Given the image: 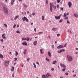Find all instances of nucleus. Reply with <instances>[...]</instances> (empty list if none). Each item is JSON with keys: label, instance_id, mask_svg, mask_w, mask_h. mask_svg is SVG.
I'll use <instances>...</instances> for the list:
<instances>
[{"label": "nucleus", "instance_id": "obj_52", "mask_svg": "<svg viewBox=\"0 0 78 78\" xmlns=\"http://www.w3.org/2000/svg\"><path fill=\"white\" fill-rule=\"evenodd\" d=\"M56 6H54V9L55 10H56Z\"/></svg>", "mask_w": 78, "mask_h": 78}, {"label": "nucleus", "instance_id": "obj_28", "mask_svg": "<svg viewBox=\"0 0 78 78\" xmlns=\"http://www.w3.org/2000/svg\"><path fill=\"white\" fill-rule=\"evenodd\" d=\"M62 51L61 50H58V53H61V52H62Z\"/></svg>", "mask_w": 78, "mask_h": 78}, {"label": "nucleus", "instance_id": "obj_51", "mask_svg": "<svg viewBox=\"0 0 78 78\" xmlns=\"http://www.w3.org/2000/svg\"><path fill=\"white\" fill-rule=\"evenodd\" d=\"M57 36H60V34H57Z\"/></svg>", "mask_w": 78, "mask_h": 78}, {"label": "nucleus", "instance_id": "obj_50", "mask_svg": "<svg viewBox=\"0 0 78 78\" xmlns=\"http://www.w3.org/2000/svg\"><path fill=\"white\" fill-rule=\"evenodd\" d=\"M32 15L33 16H34L35 15V13L34 12L32 13Z\"/></svg>", "mask_w": 78, "mask_h": 78}, {"label": "nucleus", "instance_id": "obj_2", "mask_svg": "<svg viewBox=\"0 0 78 78\" xmlns=\"http://www.w3.org/2000/svg\"><path fill=\"white\" fill-rule=\"evenodd\" d=\"M67 58L68 61H69V62H71V61H72V60H73V58L71 56L67 55Z\"/></svg>", "mask_w": 78, "mask_h": 78}, {"label": "nucleus", "instance_id": "obj_48", "mask_svg": "<svg viewBox=\"0 0 78 78\" xmlns=\"http://www.w3.org/2000/svg\"><path fill=\"white\" fill-rule=\"evenodd\" d=\"M61 50L62 51H62H65V49H62Z\"/></svg>", "mask_w": 78, "mask_h": 78}, {"label": "nucleus", "instance_id": "obj_24", "mask_svg": "<svg viewBox=\"0 0 78 78\" xmlns=\"http://www.w3.org/2000/svg\"><path fill=\"white\" fill-rule=\"evenodd\" d=\"M0 57L1 58H3V55L1 54H0Z\"/></svg>", "mask_w": 78, "mask_h": 78}, {"label": "nucleus", "instance_id": "obj_4", "mask_svg": "<svg viewBox=\"0 0 78 78\" xmlns=\"http://www.w3.org/2000/svg\"><path fill=\"white\" fill-rule=\"evenodd\" d=\"M9 61H5V62L4 64L5 66L7 67V66H8L9 65Z\"/></svg>", "mask_w": 78, "mask_h": 78}, {"label": "nucleus", "instance_id": "obj_46", "mask_svg": "<svg viewBox=\"0 0 78 78\" xmlns=\"http://www.w3.org/2000/svg\"><path fill=\"white\" fill-rule=\"evenodd\" d=\"M51 47H52V48H55V46H54V45H51Z\"/></svg>", "mask_w": 78, "mask_h": 78}, {"label": "nucleus", "instance_id": "obj_39", "mask_svg": "<svg viewBox=\"0 0 78 78\" xmlns=\"http://www.w3.org/2000/svg\"><path fill=\"white\" fill-rule=\"evenodd\" d=\"M66 68H63L62 69V71H65L66 70Z\"/></svg>", "mask_w": 78, "mask_h": 78}, {"label": "nucleus", "instance_id": "obj_21", "mask_svg": "<svg viewBox=\"0 0 78 78\" xmlns=\"http://www.w3.org/2000/svg\"><path fill=\"white\" fill-rule=\"evenodd\" d=\"M57 61L56 60H55L54 61H53L52 62V64H55V63L57 62Z\"/></svg>", "mask_w": 78, "mask_h": 78}, {"label": "nucleus", "instance_id": "obj_11", "mask_svg": "<svg viewBox=\"0 0 78 78\" xmlns=\"http://www.w3.org/2000/svg\"><path fill=\"white\" fill-rule=\"evenodd\" d=\"M22 44L23 45H28V44H27V43L26 42V41H25L24 42H23Z\"/></svg>", "mask_w": 78, "mask_h": 78}, {"label": "nucleus", "instance_id": "obj_41", "mask_svg": "<svg viewBox=\"0 0 78 78\" xmlns=\"http://www.w3.org/2000/svg\"><path fill=\"white\" fill-rule=\"evenodd\" d=\"M64 19L67 20L69 19V18H68V17H66Z\"/></svg>", "mask_w": 78, "mask_h": 78}, {"label": "nucleus", "instance_id": "obj_59", "mask_svg": "<svg viewBox=\"0 0 78 78\" xmlns=\"http://www.w3.org/2000/svg\"><path fill=\"white\" fill-rule=\"evenodd\" d=\"M19 1H20V2H22L23 0H18Z\"/></svg>", "mask_w": 78, "mask_h": 78}, {"label": "nucleus", "instance_id": "obj_8", "mask_svg": "<svg viewBox=\"0 0 78 78\" xmlns=\"http://www.w3.org/2000/svg\"><path fill=\"white\" fill-rule=\"evenodd\" d=\"M60 64L62 67H63V68H66V66L64 64L60 63Z\"/></svg>", "mask_w": 78, "mask_h": 78}, {"label": "nucleus", "instance_id": "obj_9", "mask_svg": "<svg viewBox=\"0 0 78 78\" xmlns=\"http://www.w3.org/2000/svg\"><path fill=\"white\" fill-rule=\"evenodd\" d=\"M5 36V34H3L2 35V37L4 39H6V38Z\"/></svg>", "mask_w": 78, "mask_h": 78}, {"label": "nucleus", "instance_id": "obj_40", "mask_svg": "<svg viewBox=\"0 0 78 78\" xmlns=\"http://www.w3.org/2000/svg\"><path fill=\"white\" fill-rule=\"evenodd\" d=\"M66 46H67V43H66V44H65L64 46L63 47H66Z\"/></svg>", "mask_w": 78, "mask_h": 78}, {"label": "nucleus", "instance_id": "obj_12", "mask_svg": "<svg viewBox=\"0 0 78 78\" xmlns=\"http://www.w3.org/2000/svg\"><path fill=\"white\" fill-rule=\"evenodd\" d=\"M46 76L47 78H48L49 76H51V75L49 73H48L46 74Z\"/></svg>", "mask_w": 78, "mask_h": 78}, {"label": "nucleus", "instance_id": "obj_34", "mask_svg": "<svg viewBox=\"0 0 78 78\" xmlns=\"http://www.w3.org/2000/svg\"><path fill=\"white\" fill-rule=\"evenodd\" d=\"M60 9L61 11H64V9L63 8L61 7Z\"/></svg>", "mask_w": 78, "mask_h": 78}, {"label": "nucleus", "instance_id": "obj_55", "mask_svg": "<svg viewBox=\"0 0 78 78\" xmlns=\"http://www.w3.org/2000/svg\"><path fill=\"white\" fill-rule=\"evenodd\" d=\"M76 76V74H75L73 75V76H74V77H75Z\"/></svg>", "mask_w": 78, "mask_h": 78}, {"label": "nucleus", "instance_id": "obj_7", "mask_svg": "<svg viewBox=\"0 0 78 78\" xmlns=\"http://www.w3.org/2000/svg\"><path fill=\"white\" fill-rule=\"evenodd\" d=\"M64 48V46L62 45H61L58 46L57 48H58V49H59L60 48Z\"/></svg>", "mask_w": 78, "mask_h": 78}, {"label": "nucleus", "instance_id": "obj_17", "mask_svg": "<svg viewBox=\"0 0 78 78\" xmlns=\"http://www.w3.org/2000/svg\"><path fill=\"white\" fill-rule=\"evenodd\" d=\"M42 51H44V49H40V53L41 54H43V53H44V52H42Z\"/></svg>", "mask_w": 78, "mask_h": 78}, {"label": "nucleus", "instance_id": "obj_29", "mask_svg": "<svg viewBox=\"0 0 78 78\" xmlns=\"http://www.w3.org/2000/svg\"><path fill=\"white\" fill-rule=\"evenodd\" d=\"M62 21H63V19H61L59 21V23H61V22H62Z\"/></svg>", "mask_w": 78, "mask_h": 78}, {"label": "nucleus", "instance_id": "obj_23", "mask_svg": "<svg viewBox=\"0 0 78 78\" xmlns=\"http://www.w3.org/2000/svg\"><path fill=\"white\" fill-rule=\"evenodd\" d=\"M42 78H46V76L45 75H43L42 76Z\"/></svg>", "mask_w": 78, "mask_h": 78}, {"label": "nucleus", "instance_id": "obj_15", "mask_svg": "<svg viewBox=\"0 0 78 78\" xmlns=\"http://www.w3.org/2000/svg\"><path fill=\"white\" fill-rule=\"evenodd\" d=\"M15 0H11V5H13V3H14Z\"/></svg>", "mask_w": 78, "mask_h": 78}, {"label": "nucleus", "instance_id": "obj_37", "mask_svg": "<svg viewBox=\"0 0 78 78\" xmlns=\"http://www.w3.org/2000/svg\"><path fill=\"white\" fill-rule=\"evenodd\" d=\"M16 27V25L14 24L13 26V28H15Z\"/></svg>", "mask_w": 78, "mask_h": 78}, {"label": "nucleus", "instance_id": "obj_64", "mask_svg": "<svg viewBox=\"0 0 78 78\" xmlns=\"http://www.w3.org/2000/svg\"><path fill=\"white\" fill-rule=\"evenodd\" d=\"M60 78H63V77L62 76H61L60 77Z\"/></svg>", "mask_w": 78, "mask_h": 78}, {"label": "nucleus", "instance_id": "obj_62", "mask_svg": "<svg viewBox=\"0 0 78 78\" xmlns=\"http://www.w3.org/2000/svg\"><path fill=\"white\" fill-rule=\"evenodd\" d=\"M57 8H59V5H57Z\"/></svg>", "mask_w": 78, "mask_h": 78}, {"label": "nucleus", "instance_id": "obj_33", "mask_svg": "<svg viewBox=\"0 0 78 78\" xmlns=\"http://www.w3.org/2000/svg\"><path fill=\"white\" fill-rule=\"evenodd\" d=\"M15 55L16 56H17L18 55V52H17V51H16Z\"/></svg>", "mask_w": 78, "mask_h": 78}, {"label": "nucleus", "instance_id": "obj_26", "mask_svg": "<svg viewBox=\"0 0 78 78\" xmlns=\"http://www.w3.org/2000/svg\"><path fill=\"white\" fill-rule=\"evenodd\" d=\"M46 61H50V59L48 58L47 57L46 58Z\"/></svg>", "mask_w": 78, "mask_h": 78}, {"label": "nucleus", "instance_id": "obj_58", "mask_svg": "<svg viewBox=\"0 0 78 78\" xmlns=\"http://www.w3.org/2000/svg\"><path fill=\"white\" fill-rule=\"evenodd\" d=\"M23 53H24V54L25 55V54H26V52L25 51H23Z\"/></svg>", "mask_w": 78, "mask_h": 78}, {"label": "nucleus", "instance_id": "obj_27", "mask_svg": "<svg viewBox=\"0 0 78 78\" xmlns=\"http://www.w3.org/2000/svg\"><path fill=\"white\" fill-rule=\"evenodd\" d=\"M22 41H25V40L26 41V38H24V37H23L22 38Z\"/></svg>", "mask_w": 78, "mask_h": 78}, {"label": "nucleus", "instance_id": "obj_43", "mask_svg": "<svg viewBox=\"0 0 78 78\" xmlns=\"http://www.w3.org/2000/svg\"><path fill=\"white\" fill-rule=\"evenodd\" d=\"M65 75H69V73H65Z\"/></svg>", "mask_w": 78, "mask_h": 78}, {"label": "nucleus", "instance_id": "obj_5", "mask_svg": "<svg viewBox=\"0 0 78 78\" xmlns=\"http://www.w3.org/2000/svg\"><path fill=\"white\" fill-rule=\"evenodd\" d=\"M61 16H62V14L60 15L59 16H55V19H56V20L60 19V18H61Z\"/></svg>", "mask_w": 78, "mask_h": 78}, {"label": "nucleus", "instance_id": "obj_42", "mask_svg": "<svg viewBox=\"0 0 78 78\" xmlns=\"http://www.w3.org/2000/svg\"><path fill=\"white\" fill-rule=\"evenodd\" d=\"M17 60V58H14V61H16Z\"/></svg>", "mask_w": 78, "mask_h": 78}, {"label": "nucleus", "instance_id": "obj_16", "mask_svg": "<svg viewBox=\"0 0 78 78\" xmlns=\"http://www.w3.org/2000/svg\"><path fill=\"white\" fill-rule=\"evenodd\" d=\"M34 45H37V41H35L33 43Z\"/></svg>", "mask_w": 78, "mask_h": 78}, {"label": "nucleus", "instance_id": "obj_6", "mask_svg": "<svg viewBox=\"0 0 78 78\" xmlns=\"http://www.w3.org/2000/svg\"><path fill=\"white\" fill-rule=\"evenodd\" d=\"M52 4H53V3H50V11L51 12H52L53 11L52 10L53 9H52Z\"/></svg>", "mask_w": 78, "mask_h": 78}, {"label": "nucleus", "instance_id": "obj_63", "mask_svg": "<svg viewBox=\"0 0 78 78\" xmlns=\"http://www.w3.org/2000/svg\"><path fill=\"white\" fill-rule=\"evenodd\" d=\"M19 27V25H17V28H18Z\"/></svg>", "mask_w": 78, "mask_h": 78}, {"label": "nucleus", "instance_id": "obj_38", "mask_svg": "<svg viewBox=\"0 0 78 78\" xmlns=\"http://www.w3.org/2000/svg\"><path fill=\"white\" fill-rule=\"evenodd\" d=\"M66 13H64V15H63V17H66Z\"/></svg>", "mask_w": 78, "mask_h": 78}, {"label": "nucleus", "instance_id": "obj_49", "mask_svg": "<svg viewBox=\"0 0 78 78\" xmlns=\"http://www.w3.org/2000/svg\"><path fill=\"white\" fill-rule=\"evenodd\" d=\"M30 59V58H27V61H28Z\"/></svg>", "mask_w": 78, "mask_h": 78}, {"label": "nucleus", "instance_id": "obj_44", "mask_svg": "<svg viewBox=\"0 0 78 78\" xmlns=\"http://www.w3.org/2000/svg\"><path fill=\"white\" fill-rule=\"evenodd\" d=\"M16 32L17 33H20V31L19 30H17Z\"/></svg>", "mask_w": 78, "mask_h": 78}, {"label": "nucleus", "instance_id": "obj_36", "mask_svg": "<svg viewBox=\"0 0 78 78\" xmlns=\"http://www.w3.org/2000/svg\"><path fill=\"white\" fill-rule=\"evenodd\" d=\"M67 23H69V24H70V21H69L68 20H67Z\"/></svg>", "mask_w": 78, "mask_h": 78}, {"label": "nucleus", "instance_id": "obj_45", "mask_svg": "<svg viewBox=\"0 0 78 78\" xmlns=\"http://www.w3.org/2000/svg\"><path fill=\"white\" fill-rule=\"evenodd\" d=\"M12 77H14V73H13L12 75Z\"/></svg>", "mask_w": 78, "mask_h": 78}, {"label": "nucleus", "instance_id": "obj_32", "mask_svg": "<svg viewBox=\"0 0 78 78\" xmlns=\"http://www.w3.org/2000/svg\"><path fill=\"white\" fill-rule=\"evenodd\" d=\"M4 25L6 28H7L8 27V26H7V24H4Z\"/></svg>", "mask_w": 78, "mask_h": 78}, {"label": "nucleus", "instance_id": "obj_53", "mask_svg": "<svg viewBox=\"0 0 78 78\" xmlns=\"http://www.w3.org/2000/svg\"><path fill=\"white\" fill-rule=\"evenodd\" d=\"M54 68H52L51 69V70H52V71H53V70H54Z\"/></svg>", "mask_w": 78, "mask_h": 78}, {"label": "nucleus", "instance_id": "obj_14", "mask_svg": "<svg viewBox=\"0 0 78 78\" xmlns=\"http://www.w3.org/2000/svg\"><path fill=\"white\" fill-rule=\"evenodd\" d=\"M74 16L77 18L78 17V15L76 13H75L74 14Z\"/></svg>", "mask_w": 78, "mask_h": 78}, {"label": "nucleus", "instance_id": "obj_22", "mask_svg": "<svg viewBox=\"0 0 78 78\" xmlns=\"http://www.w3.org/2000/svg\"><path fill=\"white\" fill-rule=\"evenodd\" d=\"M44 18H45V16H42L41 17L42 20H44Z\"/></svg>", "mask_w": 78, "mask_h": 78}, {"label": "nucleus", "instance_id": "obj_10", "mask_svg": "<svg viewBox=\"0 0 78 78\" xmlns=\"http://www.w3.org/2000/svg\"><path fill=\"white\" fill-rule=\"evenodd\" d=\"M68 5L69 8H71V7H72V2H68Z\"/></svg>", "mask_w": 78, "mask_h": 78}, {"label": "nucleus", "instance_id": "obj_54", "mask_svg": "<svg viewBox=\"0 0 78 78\" xmlns=\"http://www.w3.org/2000/svg\"><path fill=\"white\" fill-rule=\"evenodd\" d=\"M46 4H48V1L47 0H46Z\"/></svg>", "mask_w": 78, "mask_h": 78}, {"label": "nucleus", "instance_id": "obj_18", "mask_svg": "<svg viewBox=\"0 0 78 78\" xmlns=\"http://www.w3.org/2000/svg\"><path fill=\"white\" fill-rule=\"evenodd\" d=\"M56 30H57V28H52V30L54 31H55Z\"/></svg>", "mask_w": 78, "mask_h": 78}, {"label": "nucleus", "instance_id": "obj_30", "mask_svg": "<svg viewBox=\"0 0 78 78\" xmlns=\"http://www.w3.org/2000/svg\"><path fill=\"white\" fill-rule=\"evenodd\" d=\"M33 64L34 66V67H35V68H36V64H35V63H33Z\"/></svg>", "mask_w": 78, "mask_h": 78}, {"label": "nucleus", "instance_id": "obj_3", "mask_svg": "<svg viewBox=\"0 0 78 78\" xmlns=\"http://www.w3.org/2000/svg\"><path fill=\"white\" fill-rule=\"evenodd\" d=\"M22 19L23 22H24L25 20H26L27 22H29V21H28V18H27L25 16H24L22 18Z\"/></svg>", "mask_w": 78, "mask_h": 78}, {"label": "nucleus", "instance_id": "obj_1", "mask_svg": "<svg viewBox=\"0 0 78 78\" xmlns=\"http://www.w3.org/2000/svg\"><path fill=\"white\" fill-rule=\"evenodd\" d=\"M3 9H4V12H5V14H8V9H7L6 6L5 5L4 6Z\"/></svg>", "mask_w": 78, "mask_h": 78}, {"label": "nucleus", "instance_id": "obj_31", "mask_svg": "<svg viewBox=\"0 0 78 78\" xmlns=\"http://www.w3.org/2000/svg\"><path fill=\"white\" fill-rule=\"evenodd\" d=\"M14 67H12V68L11 71H14Z\"/></svg>", "mask_w": 78, "mask_h": 78}, {"label": "nucleus", "instance_id": "obj_25", "mask_svg": "<svg viewBox=\"0 0 78 78\" xmlns=\"http://www.w3.org/2000/svg\"><path fill=\"white\" fill-rule=\"evenodd\" d=\"M29 40H30V37H27V38L26 41H29Z\"/></svg>", "mask_w": 78, "mask_h": 78}, {"label": "nucleus", "instance_id": "obj_47", "mask_svg": "<svg viewBox=\"0 0 78 78\" xmlns=\"http://www.w3.org/2000/svg\"><path fill=\"white\" fill-rule=\"evenodd\" d=\"M36 63L37 64H38V65H39V62H36Z\"/></svg>", "mask_w": 78, "mask_h": 78}, {"label": "nucleus", "instance_id": "obj_61", "mask_svg": "<svg viewBox=\"0 0 78 78\" xmlns=\"http://www.w3.org/2000/svg\"><path fill=\"white\" fill-rule=\"evenodd\" d=\"M1 42H3V39H1Z\"/></svg>", "mask_w": 78, "mask_h": 78}, {"label": "nucleus", "instance_id": "obj_19", "mask_svg": "<svg viewBox=\"0 0 78 78\" xmlns=\"http://www.w3.org/2000/svg\"><path fill=\"white\" fill-rule=\"evenodd\" d=\"M24 7V8H27L28 7V5L27 4H23Z\"/></svg>", "mask_w": 78, "mask_h": 78}, {"label": "nucleus", "instance_id": "obj_35", "mask_svg": "<svg viewBox=\"0 0 78 78\" xmlns=\"http://www.w3.org/2000/svg\"><path fill=\"white\" fill-rule=\"evenodd\" d=\"M57 2L58 3H59L60 2V0H57Z\"/></svg>", "mask_w": 78, "mask_h": 78}, {"label": "nucleus", "instance_id": "obj_60", "mask_svg": "<svg viewBox=\"0 0 78 78\" xmlns=\"http://www.w3.org/2000/svg\"><path fill=\"white\" fill-rule=\"evenodd\" d=\"M41 33H43V32H40L38 33L39 34H41Z\"/></svg>", "mask_w": 78, "mask_h": 78}, {"label": "nucleus", "instance_id": "obj_57", "mask_svg": "<svg viewBox=\"0 0 78 78\" xmlns=\"http://www.w3.org/2000/svg\"><path fill=\"white\" fill-rule=\"evenodd\" d=\"M27 14H29V13H30V12H29V11H27Z\"/></svg>", "mask_w": 78, "mask_h": 78}, {"label": "nucleus", "instance_id": "obj_20", "mask_svg": "<svg viewBox=\"0 0 78 78\" xmlns=\"http://www.w3.org/2000/svg\"><path fill=\"white\" fill-rule=\"evenodd\" d=\"M19 17V16H16L15 17L14 20H16Z\"/></svg>", "mask_w": 78, "mask_h": 78}, {"label": "nucleus", "instance_id": "obj_56", "mask_svg": "<svg viewBox=\"0 0 78 78\" xmlns=\"http://www.w3.org/2000/svg\"><path fill=\"white\" fill-rule=\"evenodd\" d=\"M34 30L35 31V32H36V28H35L34 29Z\"/></svg>", "mask_w": 78, "mask_h": 78}, {"label": "nucleus", "instance_id": "obj_13", "mask_svg": "<svg viewBox=\"0 0 78 78\" xmlns=\"http://www.w3.org/2000/svg\"><path fill=\"white\" fill-rule=\"evenodd\" d=\"M48 56H49V57H51V53H50V51H48Z\"/></svg>", "mask_w": 78, "mask_h": 78}]
</instances>
